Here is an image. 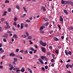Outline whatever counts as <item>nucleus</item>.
<instances>
[{"label":"nucleus","mask_w":73,"mask_h":73,"mask_svg":"<svg viewBox=\"0 0 73 73\" xmlns=\"http://www.w3.org/2000/svg\"><path fill=\"white\" fill-rule=\"evenodd\" d=\"M4 57H5V55H4L2 56V60H3V59H4Z\"/></svg>","instance_id":"52"},{"label":"nucleus","mask_w":73,"mask_h":73,"mask_svg":"<svg viewBox=\"0 0 73 73\" xmlns=\"http://www.w3.org/2000/svg\"><path fill=\"white\" fill-rule=\"evenodd\" d=\"M43 46H45L46 45V43H43L42 44Z\"/></svg>","instance_id":"18"},{"label":"nucleus","mask_w":73,"mask_h":73,"mask_svg":"<svg viewBox=\"0 0 73 73\" xmlns=\"http://www.w3.org/2000/svg\"><path fill=\"white\" fill-rule=\"evenodd\" d=\"M29 50H32V51H34V50H35V49H34V48H32V47L30 48Z\"/></svg>","instance_id":"21"},{"label":"nucleus","mask_w":73,"mask_h":73,"mask_svg":"<svg viewBox=\"0 0 73 73\" xmlns=\"http://www.w3.org/2000/svg\"><path fill=\"white\" fill-rule=\"evenodd\" d=\"M47 55L48 56H50V52H48L47 53Z\"/></svg>","instance_id":"27"},{"label":"nucleus","mask_w":73,"mask_h":73,"mask_svg":"<svg viewBox=\"0 0 73 73\" xmlns=\"http://www.w3.org/2000/svg\"><path fill=\"white\" fill-rule=\"evenodd\" d=\"M66 67L67 68H69V64H67V65H66Z\"/></svg>","instance_id":"50"},{"label":"nucleus","mask_w":73,"mask_h":73,"mask_svg":"<svg viewBox=\"0 0 73 73\" xmlns=\"http://www.w3.org/2000/svg\"><path fill=\"white\" fill-rule=\"evenodd\" d=\"M69 1H66V4H69Z\"/></svg>","instance_id":"56"},{"label":"nucleus","mask_w":73,"mask_h":73,"mask_svg":"<svg viewBox=\"0 0 73 73\" xmlns=\"http://www.w3.org/2000/svg\"><path fill=\"white\" fill-rule=\"evenodd\" d=\"M14 60L15 61H17V58H14Z\"/></svg>","instance_id":"40"},{"label":"nucleus","mask_w":73,"mask_h":73,"mask_svg":"<svg viewBox=\"0 0 73 73\" xmlns=\"http://www.w3.org/2000/svg\"><path fill=\"white\" fill-rule=\"evenodd\" d=\"M21 71L22 72H24L25 71V68L23 67H22L21 69Z\"/></svg>","instance_id":"8"},{"label":"nucleus","mask_w":73,"mask_h":73,"mask_svg":"<svg viewBox=\"0 0 73 73\" xmlns=\"http://www.w3.org/2000/svg\"><path fill=\"white\" fill-rule=\"evenodd\" d=\"M29 42L30 44H33V42L31 41V40H30Z\"/></svg>","instance_id":"38"},{"label":"nucleus","mask_w":73,"mask_h":73,"mask_svg":"<svg viewBox=\"0 0 73 73\" xmlns=\"http://www.w3.org/2000/svg\"><path fill=\"white\" fill-rule=\"evenodd\" d=\"M64 11V12L66 14V15H68V12L66 10H65V9L63 10Z\"/></svg>","instance_id":"11"},{"label":"nucleus","mask_w":73,"mask_h":73,"mask_svg":"<svg viewBox=\"0 0 73 73\" xmlns=\"http://www.w3.org/2000/svg\"><path fill=\"white\" fill-rule=\"evenodd\" d=\"M16 7L17 9L18 10H20V8L19 7V6L16 5Z\"/></svg>","instance_id":"13"},{"label":"nucleus","mask_w":73,"mask_h":73,"mask_svg":"<svg viewBox=\"0 0 73 73\" xmlns=\"http://www.w3.org/2000/svg\"><path fill=\"white\" fill-rule=\"evenodd\" d=\"M11 11V8H9L8 9V12H10Z\"/></svg>","instance_id":"53"},{"label":"nucleus","mask_w":73,"mask_h":73,"mask_svg":"<svg viewBox=\"0 0 73 73\" xmlns=\"http://www.w3.org/2000/svg\"><path fill=\"white\" fill-rule=\"evenodd\" d=\"M3 67L2 66H0V69H3Z\"/></svg>","instance_id":"54"},{"label":"nucleus","mask_w":73,"mask_h":73,"mask_svg":"<svg viewBox=\"0 0 73 73\" xmlns=\"http://www.w3.org/2000/svg\"><path fill=\"white\" fill-rule=\"evenodd\" d=\"M48 24H49V23L48 22H47L46 23V26H48Z\"/></svg>","instance_id":"44"},{"label":"nucleus","mask_w":73,"mask_h":73,"mask_svg":"<svg viewBox=\"0 0 73 73\" xmlns=\"http://www.w3.org/2000/svg\"><path fill=\"white\" fill-rule=\"evenodd\" d=\"M44 58H45V60L46 61H48V58H47L46 56H45Z\"/></svg>","instance_id":"39"},{"label":"nucleus","mask_w":73,"mask_h":73,"mask_svg":"<svg viewBox=\"0 0 73 73\" xmlns=\"http://www.w3.org/2000/svg\"><path fill=\"white\" fill-rule=\"evenodd\" d=\"M24 53L25 54H27L28 53V51L27 50L25 51Z\"/></svg>","instance_id":"20"},{"label":"nucleus","mask_w":73,"mask_h":73,"mask_svg":"<svg viewBox=\"0 0 73 73\" xmlns=\"http://www.w3.org/2000/svg\"><path fill=\"white\" fill-rule=\"evenodd\" d=\"M43 43V42H42L41 40H40L39 41V43H40V44H41V45H42Z\"/></svg>","instance_id":"28"},{"label":"nucleus","mask_w":73,"mask_h":73,"mask_svg":"<svg viewBox=\"0 0 73 73\" xmlns=\"http://www.w3.org/2000/svg\"><path fill=\"white\" fill-rule=\"evenodd\" d=\"M48 66H45V68L46 69H48Z\"/></svg>","instance_id":"43"},{"label":"nucleus","mask_w":73,"mask_h":73,"mask_svg":"<svg viewBox=\"0 0 73 73\" xmlns=\"http://www.w3.org/2000/svg\"><path fill=\"white\" fill-rule=\"evenodd\" d=\"M61 38H62V39H64V36H62L61 37Z\"/></svg>","instance_id":"63"},{"label":"nucleus","mask_w":73,"mask_h":73,"mask_svg":"<svg viewBox=\"0 0 73 73\" xmlns=\"http://www.w3.org/2000/svg\"><path fill=\"white\" fill-rule=\"evenodd\" d=\"M13 66H11V68H9V70H12L13 69Z\"/></svg>","instance_id":"23"},{"label":"nucleus","mask_w":73,"mask_h":73,"mask_svg":"<svg viewBox=\"0 0 73 73\" xmlns=\"http://www.w3.org/2000/svg\"><path fill=\"white\" fill-rule=\"evenodd\" d=\"M39 61L40 63L42 64H44V62H43V61L41 59H39Z\"/></svg>","instance_id":"4"},{"label":"nucleus","mask_w":73,"mask_h":73,"mask_svg":"<svg viewBox=\"0 0 73 73\" xmlns=\"http://www.w3.org/2000/svg\"><path fill=\"white\" fill-rule=\"evenodd\" d=\"M28 25L27 24H26L25 25V26L26 28H27V27H28Z\"/></svg>","instance_id":"41"},{"label":"nucleus","mask_w":73,"mask_h":73,"mask_svg":"<svg viewBox=\"0 0 73 73\" xmlns=\"http://www.w3.org/2000/svg\"><path fill=\"white\" fill-rule=\"evenodd\" d=\"M40 33H44V31H43L42 30L40 31Z\"/></svg>","instance_id":"47"},{"label":"nucleus","mask_w":73,"mask_h":73,"mask_svg":"<svg viewBox=\"0 0 73 73\" xmlns=\"http://www.w3.org/2000/svg\"><path fill=\"white\" fill-rule=\"evenodd\" d=\"M5 20V19H4V18H2L1 19V21L2 22H3V21H4Z\"/></svg>","instance_id":"31"},{"label":"nucleus","mask_w":73,"mask_h":73,"mask_svg":"<svg viewBox=\"0 0 73 73\" xmlns=\"http://www.w3.org/2000/svg\"><path fill=\"white\" fill-rule=\"evenodd\" d=\"M44 27V26L40 27V31H42V30L43 29Z\"/></svg>","instance_id":"15"},{"label":"nucleus","mask_w":73,"mask_h":73,"mask_svg":"<svg viewBox=\"0 0 73 73\" xmlns=\"http://www.w3.org/2000/svg\"><path fill=\"white\" fill-rule=\"evenodd\" d=\"M16 70H17L16 72H20V70H19V68H16Z\"/></svg>","instance_id":"17"},{"label":"nucleus","mask_w":73,"mask_h":73,"mask_svg":"<svg viewBox=\"0 0 73 73\" xmlns=\"http://www.w3.org/2000/svg\"><path fill=\"white\" fill-rule=\"evenodd\" d=\"M32 36H29V37L27 38L28 39H31L32 38Z\"/></svg>","instance_id":"34"},{"label":"nucleus","mask_w":73,"mask_h":73,"mask_svg":"<svg viewBox=\"0 0 73 73\" xmlns=\"http://www.w3.org/2000/svg\"><path fill=\"white\" fill-rule=\"evenodd\" d=\"M49 48L50 49H52V47L51 46H49Z\"/></svg>","instance_id":"58"},{"label":"nucleus","mask_w":73,"mask_h":73,"mask_svg":"<svg viewBox=\"0 0 73 73\" xmlns=\"http://www.w3.org/2000/svg\"><path fill=\"white\" fill-rule=\"evenodd\" d=\"M27 70H28V71H29V72L31 73H32V70L30 69V68H27Z\"/></svg>","instance_id":"14"},{"label":"nucleus","mask_w":73,"mask_h":73,"mask_svg":"<svg viewBox=\"0 0 73 73\" xmlns=\"http://www.w3.org/2000/svg\"><path fill=\"white\" fill-rule=\"evenodd\" d=\"M43 19L45 21H48V18H43Z\"/></svg>","instance_id":"19"},{"label":"nucleus","mask_w":73,"mask_h":73,"mask_svg":"<svg viewBox=\"0 0 73 73\" xmlns=\"http://www.w3.org/2000/svg\"><path fill=\"white\" fill-rule=\"evenodd\" d=\"M54 59L53 58L51 60V62H53L54 61Z\"/></svg>","instance_id":"60"},{"label":"nucleus","mask_w":73,"mask_h":73,"mask_svg":"<svg viewBox=\"0 0 73 73\" xmlns=\"http://www.w3.org/2000/svg\"><path fill=\"white\" fill-rule=\"evenodd\" d=\"M11 33V32L9 31H7V33Z\"/></svg>","instance_id":"51"},{"label":"nucleus","mask_w":73,"mask_h":73,"mask_svg":"<svg viewBox=\"0 0 73 73\" xmlns=\"http://www.w3.org/2000/svg\"><path fill=\"white\" fill-rule=\"evenodd\" d=\"M21 37L23 38H25L27 36H26V35H21Z\"/></svg>","instance_id":"22"},{"label":"nucleus","mask_w":73,"mask_h":73,"mask_svg":"<svg viewBox=\"0 0 73 73\" xmlns=\"http://www.w3.org/2000/svg\"><path fill=\"white\" fill-rule=\"evenodd\" d=\"M58 27L59 28V30H61V26H60V25H58Z\"/></svg>","instance_id":"33"},{"label":"nucleus","mask_w":73,"mask_h":73,"mask_svg":"<svg viewBox=\"0 0 73 73\" xmlns=\"http://www.w3.org/2000/svg\"><path fill=\"white\" fill-rule=\"evenodd\" d=\"M69 68H72V65H69Z\"/></svg>","instance_id":"62"},{"label":"nucleus","mask_w":73,"mask_h":73,"mask_svg":"<svg viewBox=\"0 0 73 73\" xmlns=\"http://www.w3.org/2000/svg\"><path fill=\"white\" fill-rule=\"evenodd\" d=\"M41 69L42 70V71H45V68L43 67H42L41 68Z\"/></svg>","instance_id":"35"},{"label":"nucleus","mask_w":73,"mask_h":73,"mask_svg":"<svg viewBox=\"0 0 73 73\" xmlns=\"http://www.w3.org/2000/svg\"><path fill=\"white\" fill-rule=\"evenodd\" d=\"M53 33V31H51L50 32V34H52V33Z\"/></svg>","instance_id":"49"},{"label":"nucleus","mask_w":73,"mask_h":73,"mask_svg":"<svg viewBox=\"0 0 73 73\" xmlns=\"http://www.w3.org/2000/svg\"><path fill=\"white\" fill-rule=\"evenodd\" d=\"M55 53H56V54H58V53H59V52H58V50H55Z\"/></svg>","instance_id":"26"},{"label":"nucleus","mask_w":73,"mask_h":73,"mask_svg":"<svg viewBox=\"0 0 73 73\" xmlns=\"http://www.w3.org/2000/svg\"><path fill=\"white\" fill-rule=\"evenodd\" d=\"M41 59H44L45 58V56H41Z\"/></svg>","instance_id":"45"},{"label":"nucleus","mask_w":73,"mask_h":73,"mask_svg":"<svg viewBox=\"0 0 73 73\" xmlns=\"http://www.w3.org/2000/svg\"><path fill=\"white\" fill-rule=\"evenodd\" d=\"M7 13V12L5 11L2 16H6V15H7L6 14Z\"/></svg>","instance_id":"12"},{"label":"nucleus","mask_w":73,"mask_h":73,"mask_svg":"<svg viewBox=\"0 0 73 73\" xmlns=\"http://www.w3.org/2000/svg\"><path fill=\"white\" fill-rule=\"evenodd\" d=\"M2 31V28L1 27H0V31Z\"/></svg>","instance_id":"55"},{"label":"nucleus","mask_w":73,"mask_h":73,"mask_svg":"<svg viewBox=\"0 0 73 73\" xmlns=\"http://www.w3.org/2000/svg\"><path fill=\"white\" fill-rule=\"evenodd\" d=\"M14 20L15 21H16L17 20V18L16 17H15L14 18Z\"/></svg>","instance_id":"16"},{"label":"nucleus","mask_w":73,"mask_h":73,"mask_svg":"<svg viewBox=\"0 0 73 73\" xmlns=\"http://www.w3.org/2000/svg\"><path fill=\"white\" fill-rule=\"evenodd\" d=\"M67 62H70V60L69 59L68 61H66Z\"/></svg>","instance_id":"48"},{"label":"nucleus","mask_w":73,"mask_h":73,"mask_svg":"<svg viewBox=\"0 0 73 73\" xmlns=\"http://www.w3.org/2000/svg\"><path fill=\"white\" fill-rule=\"evenodd\" d=\"M23 9L25 12L26 13H27V10H26V9H25V8L23 7Z\"/></svg>","instance_id":"24"},{"label":"nucleus","mask_w":73,"mask_h":73,"mask_svg":"<svg viewBox=\"0 0 73 73\" xmlns=\"http://www.w3.org/2000/svg\"><path fill=\"white\" fill-rule=\"evenodd\" d=\"M34 53H36V52H37V50H34Z\"/></svg>","instance_id":"61"},{"label":"nucleus","mask_w":73,"mask_h":73,"mask_svg":"<svg viewBox=\"0 0 73 73\" xmlns=\"http://www.w3.org/2000/svg\"><path fill=\"white\" fill-rule=\"evenodd\" d=\"M65 52L66 56H68V54H69V55H71L72 54L71 51H68V52L66 50H65Z\"/></svg>","instance_id":"1"},{"label":"nucleus","mask_w":73,"mask_h":73,"mask_svg":"<svg viewBox=\"0 0 73 73\" xmlns=\"http://www.w3.org/2000/svg\"><path fill=\"white\" fill-rule=\"evenodd\" d=\"M42 51L43 52H45V48L42 47Z\"/></svg>","instance_id":"10"},{"label":"nucleus","mask_w":73,"mask_h":73,"mask_svg":"<svg viewBox=\"0 0 73 73\" xmlns=\"http://www.w3.org/2000/svg\"><path fill=\"white\" fill-rule=\"evenodd\" d=\"M59 20L60 21V23L61 24H63L64 22L63 18L61 16H60L59 17Z\"/></svg>","instance_id":"2"},{"label":"nucleus","mask_w":73,"mask_h":73,"mask_svg":"<svg viewBox=\"0 0 73 73\" xmlns=\"http://www.w3.org/2000/svg\"><path fill=\"white\" fill-rule=\"evenodd\" d=\"M13 37H15V38H17V36L16 35V34H14L13 35Z\"/></svg>","instance_id":"25"},{"label":"nucleus","mask_w":73,"mask_h":73,"mask_svg":"<svg viewBox=\"0 0 73 73\" xmlns=\"http://www.w3.org/2000/svg\"><path fill=\"white\" fill-rule=\"evenodd\" d=\"M54 40H55V41H59V40H60L58 39V38H57L56 37H54Z\"/></svg>","instance_id":"9"},{"label":"nucleus","mask_w":73,"mask_h":73,"mask_svg":"<svg viewBox=\"0 0 73 73\" xmlns=\"http://www.w3.org/2000/svg\"><path fill=\"white\" fill-rule=\"evenodd\" d=\"M73 27H71L69 28L68 29H69V30H72V29H73Z\"/></svg>","instance_id":"32"},{"label":"nucleus","mask_w":73,"mask_h":73,"mask_svg":"<svg viewBox=\"0 0 73 73\" xmlns=\"http://www.w3.org/2000/svg\"><path fill=\"white\" fill-rule=\"evenodd\" d=\"M61 3L62 4H66V1H61Z\"/></svg>","instance_id":"7"},{"label":"nucleus","mask_w":73,"mask_h":73,"mask_svg":"<svg viewBox=\"0 0 73 73\" xmlns=\"http://www.w3.org/2000/svg\"><path fill=\"white\" fill-rule=\"evenodd\" d=\"M19 49H16V52H19Z\"/></svg>","instance_id":"42"},{"label":"nucleus","mask_w":73,"mask_h":73,"mask_svg":"<svg viewBox=\"0 0 73 73\" xmlns=\"http://www.w3.org/2000/svg\"><path fill=\"white\" fill-rule=\"evenodd\" d=\"M26 21L27 23H30V22H31V21L30 20H26Z\"/></svg>","instance_id":"36"},{"label":"nucleus","mask_w":73,"mask_h":73,"mask_svg":"<svg viewBox=\"0 0 73 73\" xmlns=\"http://www.w3.org/2000/svg\"><path fill=\"white\" fill-rule=\"evenodd\" d=\"M14 25H15V26H16V23L15 22L14 23Z\"/></svg>","instance_id":"59"},{"label":"nucleus","mask_w":73,"mask_h":73,"mask_svg":"<svg viewBox=\"0 0 73 73\" xmlns=\"http://www.w3.org/2000/svg\"><path fill=\"white\" fill-rule=\"evenodd\" d=\"M41 10H42L43 12H45L46 11L45 7L44 6H42L41 7Z\"/></svg>","instance_id":"3"},{"label":"nucleus","mask_w":73,"mask_h":73,"mask_svg":"<svg viewBox=\"0 0 73 73\" xmlns=\"http://www.w3.org/2000/svg\"><path fill=\"white\" fill-rule=\"evenodd\" d=\"M9 56H15V54L13 53H11L9 54Z\"/></svg>","instance_id":"6"},{"label":"nucleus","mask_w":73,"mask_h":73,"mask_svg":"<svg viewBox=\"0 0 73 73\" xmlns=\"http://www.w3.org/2000/svg\"><path fill=\"white\" fill-rule=\"evenodd\" d=\"M25 34H26V35H27V36L28 37V36H29V33H28V32H25Z\"/></svg>","instance_id":"29"},{"label":"nucleus","mask_w":73,"mask_h":73,"mask_svg":"<svg viewBox=\"0 0 73 73\" xmlns=\"http://www.w3.org/2000/svg\"><path fill=\"white\" fill-rule=\"evenodd\" d=\"M19 52H21V53H23V52H24V51L23 50H21L19 51Z\"/></svg>","instance_id":"37"},{"label":"nucleus","mask_w":73,"mask_h":73,"mask_svg":"<svg viewBox=\"0 0 73 73\" xmlns=\"http://www.w3.org/2000/svg\"><path fill=\"white\" fill-rule=\"evenodd\" d=\"M3 42H7V40H6V39L4 38L3 39Z\"/></svg>","instance_id":"30"},{"label":"nucleus","mask_w":73,"mask_h":73,"mask_svg":"<svg viewBox=\"0 0 73 73\" xmlns=\"http://www.w3.org/2000/svg\"><path fill=\"white\" fill-rule=\"evenodd\" d=\"M24 25V23H21V25L20 26V29H23Z\"/></svg>","instance_id":"5"},{"label":"nucleus","mask_w":73,"mask_h":73,"mask_svg":"<svg viewBox=\"0 0 73 73\" xmlns=\"http://www.w3.org/2000/svg\"><path fill=\"white\" fill-rule=\"evenodd\" d=\"M13 64H16V63H15V61H13Z\"/></svg>","instance_id":"64"},{"label":"nucleus","mask_w":73,"mask_h":73,"mask_svg":"<svg viewBox=\"0 0 73 73\" xmlns=\"http://www.w3.org/2000/svg\"><path fill=\"white\" fill-rule=\"evenodd\" d=\"M26 15V14H24L22 16V17H25V16Z\"/></svg>","instance_id":"46"},{"label":"nucleus","mask_w":73,"mask_h":73,"mask_svg":"<svg viewBox=\"0 0 73 73\" xmlns=\"http://www.w3.org/2000/svg\"><path fill=\"white\" fill-rule=\"evenodd\" d=\"M29 54H33V52L32 51H30L29 52Z\"/></svg>","instance_id":"57"}]
</instances>
